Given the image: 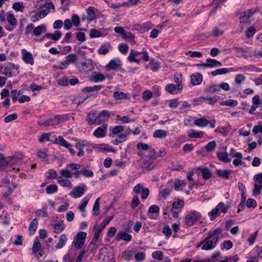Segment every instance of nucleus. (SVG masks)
Wrapping results in <instances>:
<instances>
[{"label":"nucleus","mask_w":262,"mask_h":262,"mask_svg":"<svg viewBox=\"0 0 262 262\" xmlns=\"http://www.w3.org/2000/svg\"><path fill=\"white\" fill-rule=\"evenodd\" d=\"M149 66L151 70L154 72H157L161 68L159 62L154 58L151 59Z\"/></svg>","instance_id":"40"},{"label":"nucleus","mask_w":262,"mask_h":262,"mask_svg":"<svg viewBox=\"0 0 262 262\" xmlns=\"http://www.w3.org/2000/svg\"><path fill=\"white\" fill-rule=\"evenodd\" d=\"M237 104V101L233 99H228L220 102L221 105H226L229 106H235Z\"/></svg>","instance_id":"52"},{"label":"nucleus","mask_w":262,"mask_h":262,"mask_svg":"<svg viewBox=\"0 0 262 262\" xmlns=\"http://www.w3.org/2000/svg\"><path fill=\"white\" fill-rule=\"evenodd\" d=\"M47 32V29L46 26L44 24H41L36 27H34L33 31V34L35 36H39L42 34V33H46Z\"/></svg>","instance_id":"30"},{"label":"nucleus","mask_w":262,"mask_h":262,"mask_svg":"<svg viewBox=\"0 0 262 262\" xmlns=\"http://www.w3.org/2000/svg\"><path fill=\"white\" fill-rule=\"evenodd\" d=\"M80 168V165L77 164H70L64 169L59 171L60 176L63 178L70 179L73 176L72 171Z\"/></svg>","instance_id":"5"},{"label":"nucleus","mask_w":262,"mask_h":262,"mask_svg":"<svg viewBox=\"0 0 262 262\" xmlns=\"http://www.w3.org/2000/svg\"><path fill=\"white\" fill-rule=\"evenodd\" d=\"M33 253L36 255L37 258L42 255L43 249L41 247V244L37 237H36L34 242L33 248Z\"/></svg>","instance_id":"18"},{"label":"nucleus","mask_w":262,"mask_h":262,"mask_svg":"<svg viewBox=\"0 0 262 262\" xmlns=\"http://www.w3.org/2000/svg\"><path fill=\"white\" fill-rule=\"evenodd\" d=\"M127 139V136L125 134H121L118 136L116 139L114 141L113 143L115 145H118L120 143H122Z\"/></svg>","instance_id":"54"},{"label":"nucleus","mask_w":262,"mask_h":262,"mask_svg":"<svg viewBox=\"0 0 262 262\" xmlns=\"http://www.w3.org/2000/svg\"><path fill=\"white\" fill-rule=\"evenodd\" d=\"M182 90L181 84L174 85L173 84H168L165 86V90L171 94H177Z\"/></svg>","instance_id":"20"},{"label":"nucleus","mask_w":262,"mask_h":262,"mask_svg":"<svg viewBox=\"0 0 262 262\" xmlns=\"http://www.w3.org/2000/svg\"><path fill=\"white\" fill-rule=\"evenodd\" d=\"M232 172V171L231 170H222V169H217L216 170V174L222 178L225 179H229V174Z\"/></svg>","instance_id":"35"},{"label":"nucleus","mask_w":262,"mask_h":262,"mask_svg":"<svg viewBox=\"0 0 262 262\" xmlns=\"http://www.w3.org/2000/svg\"><path fill=\"white\" fill-rule=\"evenodd\" d=\"M232 50L235 51L237 54V56L239 57L242 56L245 58H248L252 57V53L251 50L248 48H241L237 46H233Z\"/></svg>","instance_id":"8"},{"label":"nucleus","mask_w":262,"mask_h":262,"mask_svg":"<svg viewBox=\"0 0 262 262\" xmlns=\"http://www.w3.org/2000/svg\"><path fill=\"white\" fill-rule=\"evenodd\" d=\"M42 18H43V17L41 16L40 13L38 11H37L31 15L30 20L33 23H36Z\"/></svg>","instance_id":"58"},{"label":"nucleus","mask_w":262,"mask_h":262,"mask_svg":"<svg viewBox=\"0 0 262 262\" xmlns=\"http://www.w3.org/2000/svg\"><path fill=\"white\" fill-rule=\"evenodd\" d=\"M22 159V158L18 159L16 157H8L1 160L0 164L2 166L7 167L9 165H12L15 163L17 162V160Z\"/></svg>","instance_id":"19"},{"label":"nucleus","mask_w":262,"mask_h":262,"mask_svg":"<svg viewBox=\"0 0 262 262\" xmlns=\"http://www.w3.org/2000/svg\"><path fill=\"white\" fill-rule=\"evenodd\" d=\"M107 128L108 124L104 122L94 131L93 135L98 139L104 138L107 135Z\"/></svg>","instance_id":"9"},{"label":"nucleus","mask_w":262,"mask_h":262,"mask_svg":"<svg viewBox=\"0 0 262 262\" xmlns=\"http://www.w3.org/2000/svg\"><path fill=\"white\" fill-rule=\"evenodd\" d=\"M92 197L91 194H88L83 199L81 200V204L78 206V208L82 212H84L85 208L87 206L89 201Z\"/></svg>","instance_id":"32"},{"label":"nucleus","mask_w":262,"mask_h":262,"mask_svg":"<svg viewBox=\"0 0 262 262\" xmlns=\"http://www.w3.org/2000/svg\"><path fill=\"white\" fill-rule=\"evenodd\" d=\"M51 9H54V6L51 3H48L45 6H41L38 11L40 13L41 16L44 18L49 13Z\"/></svg>","instance_id":"21"},{"label":"nucleus","mask_w":262,"mask_h":262,"mask_svg":"<svg viewBox=\"0 0 262 262\" xmlns=\"http://www.w3.org/2000/svg\"><path fill=\"white\" fill-rule=\"evenodd\" d=\"M160 211L159 207L156 205L150 206L148 210V216L150 219L155 220L157 219V215L151 214V213H158Z\"/></svg>","instance_id":"28"},{"label":"nucleus","mask_w":262,"mask_h":262,"mask_svg":"<svg viewBox=\"0 0 262 262\" xmlns=\"http://www.w3.org/2000/svg\"><path fill=\"white\" fill-rule=\"evenodd\" d=\"M86 121L90 125L97 123L99 120L98 115L96 111H92L88 113L85 118Z\"/></svg>","instance_id":"15"},{"label":"nucleus","mask_w":262,"mask_h":262,"mask_svg":"<svg viewBox=\"0 0 262 262\" xmlns=\"http://www.w3.org/2000/svg\"><path fill=\"white\" fill-rule=\"evenodd\" d=\"M201 217V213L195 210H192L186 214L185 221L188 227L193 226Z\"/></svg>","instance_id":"4"},{"label":"nucleus","mask_w":262,"mask_h":262,"mask_svg":"<svg viewBox=\"0 0 262 262\" xmlns=\"http://www.w3.org/2000/svg\"><path fill=\"white\" fill-rule=\"evenodd\" d=\"M203 178L205 180L209 179L212 176L210 170L208 168H199L198 169Z\"/></svg>","instance_id":"47"},{"label":"nucleus","mask_w":262,"mask_h":262,"mask_svg":"<svg viewBox=\"0 0 262 262\" xmlns=\"http://www.w3.org/2000/svg\"><path fill=\"white\" fill-rule=\"evenodd\" d=\"M54 143L58 144L67 148L72 155H74L76 154L75 149L73 148V145L67 142L62 136H60L56 138Z\"/></svg>","instance_id":"7"},{"label":"nucleus","mask_w":262,"mask_h":262,"mask_svg":"<svg viewBox=\"0 0 262 262\" xmlns=\"http://www.w3.org/2000/svg\"><path fill=\"white\" fill-rule=\"evenodd\" d=\"M206 61L208 62V68H215L222 66L221 62L215 59L207 58Z\"/></svg>","instance_id":"45"},{"label":"nucleus","mask_w":262,"mask_h":262,"mask_svg":"<svg viewBox=\"0 0 262 262\" xmlns=\"http://www.w3.org/2000/svg\"><path fill=\"white\" fill-rule=\"evenodd\" d=\"M122 66V62L118 58H115L111 59L109 62L105 66L107 71L119 70Z\"/></svg>","instance_id":"12"},{"label":"nucleus","mask_w":262,"mask_h":262,"mask_svg":"<svg viewBox=\"0 0 262 262\" xmlns=\"http://www.w3.org/2000/svg\"><path fill=\"white\" fill-rule=\"evenodd\" d=\"M46 177L48 179H57V178L58 177L57 172L53 169L49 170L46 173Z\"/></svg>","instance_id":"50"},{"label":"nucleus","mask_w":262,"mask_h":262,"mask_svg":"<svg viewBox=\"0 0 262 262\" xmlns=\"http://www.w3.org/2000/svg\"><path fill=\"white\" fill-rule=\"evenodd\" d=\"M132 236L130 234L126 233L124 231L119 232L116 236V239L117 241H119L122 239L125 242H129L132 240Z\"/></svg>","instance_id":"24"},{"label":"nucleus","mask_w":262,"mask_h":262,"mask_svg":"<svg viewBox=\"0 0 262 262\" xmlns=\"http://www.w3.org/2000/svg\"><path fill=\"white\" fill-rule=\"evenodd\" d=\"M209 124V121L205 117H202L196 119L194 121V125L200 127H204L207 126Z\"/></svg>","instance_id":"33"},{"label":"nucleus","mask_w":262,"mask_h":262,"mask_svg":"<svg viewBox=\"0 0 262 262\" xmlns=\"http://www.w3.org/2000/svg\"><path fill=\"white\" fill-rule=\"evenodd\" d=\"M99 201L100 198H97L94 204L93 208V214L94 215L97 216L99 214L98 211L99 210Z\"/></svg>","instance_id":"59"},{"label":"nucleus","mask_w":262,"mask_h":262,"mask_svg":"<svg viewBox=\"0 0 262 262\" xmlns=\"http://www.w3.org/2000/svg\"><path fill=\"white\" fill-rule=\"evenodd\" d=\"M114 98L117 100L125 99L127 97V94L122 92L116 91L113 94Z\"/></svg>","instance_id":"61"},{"label":"nucleus","mask_w":262,"mask_h":262,"mask_svg":"<svg viewBox=\"0 0 262 262\" xmlns=\"http://www.w3.org/2000/svg\"><path fill=\"white\" fill-rule=\"evenodd\" d=\"M232 71H233L232 68H221L218 69L214 71H212L211 74L212 76H215L219 75L225 74Z\"/></svg>","instance_id":"38"},{"label":"nucleus","mask_w":262,"mask_h":262,"mask_svg":"<svg viewBox=\"0 0 262 262\" xmlns=\"http://www.w3.org/2000/svg\"><path fill=\"white\" fill-rule=\"evenodd\" d=\"M229 208L230 205H225L223 202H220L214 208L208 212V216L210 217V220L213 221L216 217L219 212L226 213Z\"/></svg>","instance_id":"3"},{"label":"nucleus","mask_w":262,"mask_h":262,"mask_svg":"<svg viewBox=\"0 0 262 262\" xmlns=\"http://www.w3.org/2000/svg\"><path fill=\"white\" fill-rule=\"evenodd\" d=\"M112 47L109 42H105L101 45L100 48L99 49L98 52L101 55H106L110 50L112 49Z\"/></svg>","instance_id":"29"},{"label":"nucleus","mask_w":262,"mask_h":262,"mask_svg":"<svg viewBox=\"0 0 262 262\" xmlns=\"http://www.w3.org/2000/svg\"><path fill=\"white\" fill-rule=\"evenodd\" d=\"M156 153V150L154 148H150V155L149 156L148 160H143L141 163V167L142 168L147 169L150 167L151 163L156 159V156H155Z\"/></svg>","instance_id":"14"},{"label":"nucleus","mask_w":262,"mask_h":262,"mask_svg":"<svg viewBox=\"0 0 262 262\" xmlns=\"http://www.w3.org/2000/svg\"><path fill=\"white\" fill-rule=\"evenodd\" d=\"M91 81L95 83L103 81L105 79L104 75L100 73L93 72L90 77Z\"/></svg>","instance_id":"22"},{"label":"nucleus","mask_w":262,"mask_h":262,"mask_svg":"<svg viewBox=\"0 0 262 262\" xmlns=\"http://www.w3.org/2000/svg\"><path fill=\"white\" fill-rule=\"evenodd\" d=\"M46 190L48 194H53L57 191L58 187L56 184H51L48 186Z\"/></svg>","instance_id":"57"},{"label":"nucleus","mask_w":262,"mask_h":262,"mask_svg":"<svg viewBox=\"0 0 262 262\" xmlns=\"http://www.w3.org/2000/svg\"><path fill=\"white\" fill-rule=\"evenodd\" d=\"M85 185L83 187L76 186L73 189V190L69 193V195L73 198L76 199L83 195L84 192V188H86Z\"/></svg>","instance_id":"16"},{"label":"nucleus","mask_w":262,"mask_h":262,"mask_svg":"<svg viewBox=\"0 0 262 262\" xmlns=\"http://www.w3.org/2000/svg\"><path fill=\"white\" fill-rule=\"evenodd\" d=\"M67 241V237L66 234H61L60 236L59 240L58 243L56 245L55 248L57 249H61L64 247Z\"/></svg>","instance_id":"42"},{"label":"nucleus","mask_w":262,"mask_h":262,"mask_svg":"<svg viewBox=\"0 0 262 262\" xmlns=\"http://www.w3.org/2000/svg\"><path fill=\"white\" fill-rule=\"evenodd\" d=\"M188 136L193 138H202L204 137V133L202 131L191 129L188 132Z\"/></svg>","instance_id":"41"},{"label":"nucleus","mask_w":262,"mask_h":262,"mask_svg":"<svg viewBox=\"0 0 262 262\" xmlns=\"http://www.w3.org/2000/svg\"><path fill=\"white\" fill-rule=\"evenodd\" d=\"M84 60L80 63L79 70L84 73L89 72L94 69L93 60L91 58H84Z\"/></svg>","instance_id":"10"},{"label":"nucleus","mask_w":262,"mask_h":262,"mask_svg":"<svg viewBox=\"0 0 262 262\" xmlns=\"http://www.w3.org/2000/svg\"><path fill=\"white\" fill-rule=\"evenodd\" d=\"M86 233L84 232H79L76 235L73 244L77 249H80L84 245Z\"/></svg>","instance_id":"11"},{"label":"nucleus","mask_w":262,"mask_h":262,"mask_svg":"<svg viewBox=\"0 0 262 262\" xmlns=\"http://www.w3.org/2000/svg\"><path fill=\"white\" fill-rule=\"evenodd\" d=\"M254 13L252 9H249L246 12L243 13L239 17L241 23H246L249 18Z\"/></svg>","instance_id":"26"},{"label":"nucleus","mask_w":262,"mask_h":262,"mask_svg":"<svg viewBox=\"0 0 262 262\" xmlns=\"http://www.w3.org/2000/svg\"><path fill=\"white\" fill-rule=\"evenodd\" d=\"M167 135V132L163 129H157L153 133V137L156 138H164Z\"/></svg>","instance_id":"48"},{"label":"nucleus","mask_w":262,"mask_h":262,"mask_svg":"<svg viewBox=\"0 0 262 262\" xmlns=\"http://www.w3.org/2000/svg\"><path fill=\"white\" fill-rule=\"evenodd\" d=\"M146 254L144 252H137L135 251L134 259L136 262H143L145 259Z\"/></svg>","instance_id":"43"},{"label":"nucleus","mask_w":262,"mask_h":262,"mask_svg":"<svg viewBox=\"0 0 262 262\" xmlns=\"http://www.w3.org/2000/svg\"><path fill=\"white\" fill-rule=\"evenodd\" d=\"M216 146V142L214 141H212L208 143L204 147L207 152H211L214 150Z\"/></svg>","instance_id":"60"},{"label":"nucleus","mask_w":262,"mask_h":262,"mask_svg":"<svg viewBox=\"0 0 262 262\" xmlns=\"http://www.w3.org/2000/svg\"><path fill=\"white\" fill-rule=\"evenodd\" d=\"M90 36L91 38H97L102 36V33L99 31L93 29L90 31Z\"/></svg>","instance_id":"63"},{"label":"nucleus","mask_w":262,"mask_h":262,"mask_svg":"<svg viewBox=\"0 0 262 262\" xmlns=\"http://www.w3.org/2000/svg\"><path fill=\"white\" fill-rule=\"evenodd\" d=\"M57 182L60 186L63 187L72 188L73 185L68 178H63L61 177L57 178Z\"/></svg>","instance_id":"27"},{"label":"nucleus","mask_w":262,"mask_h":262,"mask_svg":"<svg viewBox=\"0 0 262 262\" xmlns=\"http://www.w3.org/2000/svg\"><path fill=\"white\" fill-rule=\"evenodd\" d=\"M18 67L13 63H7L0 66V73L9 77L15 76L19 73Z\"/></svg>","instance_id":"2"},{"label":"nucleus","mask_w":262,"mask_h":262,"mask_svg":"<svg viewBox=\"0 0 262 262\" xmlns=\"http://www.w3.org/2000/svg\"><path fill=\"white\" fill-rule=\"evenodd\" d=\"M204 91L206 93H213L220 91L219 86H218V85L216 84L210 85L209 86L205 88Z\"/></svg>","instance_id":"56"},{"label":"nucleus","mask_w":262,"mask_h":262,"mask_svg":"<svg viewBox=\"0 0 262 262\" xmlns=\"http://www.w3.org/2000/svg\"><path fill=\"white\" fill-rule=\"evenodd\" d=\"M110 130L111 131L110 136L113 137L114 135L123 132L124 130V126L122 125H117L113 127H110Z\"/></svg>","instance_id":"34"},{"label":"nucleus","mask_w":262,"mask_h":262,"mask_svg":"<svg viewBox=\"0 0 262 262\" xmlns=\"http://www.w3.org/2000/svg\"><path fill=\"white\" fill-rule=\"evenodd\" d=\"M38 225V220L37 219H34L32 220V221L30 223L29 227V230L30 234L33 235L35 233L37 228Z\"/></svg>","instance_id":"46"},{"label":"nucleus","mask_w":262,"mask_h":262,"mask_svg":"<svg viewBox=\"0 0 262 262\" xmlns=\"http://www.w3.org/2000/svg\"><path fill=\"white\" fill-rule=\"evenodd\" d=\"M191 83L193 85L200 84L203 80L202 75L199 73H195L190 76Z\"/></svg>","instance_id":"25"},{"label":"nucleus","mask_w":262,"mask_h":262,"mask_svg":"<svg viewBox=\"0 0 262 262\" xmlns=\"http://www.w3.org/2000/svg\"><path fill=\"white\" fill-rule=\"evenodd\" d=\"M94 234L93 238L91 242V244L89 245L88 248L89 249L91 248V245L93 246H95L96 245V243L99 237V234L101 233V229L98 228H96L94 227Z\"/></svg>","instance_id":"39"},{"label":"nucleus","mask_w":262,"mask_h":262,"mask_svg":"<svg viewBox=\"0 0 262 262\" xmlns=\"http://www.w3.org/2000/svg\"><path fill=\"white\" fill-rule=\"evenodd\" d=\"M74 140L76 141L75 147L78 150L83 149L87 144V141L85 140H80L77 139H74Z\"/></svg>","instance_id":"55"},{"label":"nucleus","mask_w":262,"mask_h":262,"mask_svg":"<svg viewBox=\"0 0 262 262\" xmlns=\"http://www.w3.org/2000/svg\"><path fill=\"white\" fill-rule=\"evenodd\" d=\"M7 20L8 22L12 27H15L17 24V21L15 18L14 15L12 13H8L7 15Z\"/></svg>","instance_id":"49"},{"label":"nucleus","mask_w":262,"mask_h":262,"mask_svg":"<svg viewBox=\"0 0 262 262\" xmlns=\"http://www.w3.org/2000/svg\"><path fill=\"white\" fill-rule=\"evenodd\" d=\"M184 205V202L183 200L177 199L172 203L171 211L174 217L177 216L178 213L181 211Z\"/></svg>","instance_id":"13"},{"label":"nucleus","mask_w":262,"mask_h":262,"mask_svg":"<svg viewBox=\"0 0 262 262\" xmlns=\"http://www.w3.org/2000/svg\"><path fill=\"white\" fill-rule=\"evenodd\" d=\"M21 55L22 58L26 63L31 66L34 64V58L31 52L27 51L25 49H23L21 50Z\"/></svg>","instance_id":"17"},{"label":"nucleus","mask_w":262,"mask_h":262,"mask_svg":"<svg viewBox=\"0 0 262 262\" xmlns=\"http://www.w3.org/2000/svg\"><path fill=\"white\" fill-rule=\"evenodd\" d=\"M102 88L101 85H95L94 86H86L84 88L82 91L83 92H93L95 91H98L101 90V89Z\"/></svg>","instance_id":"51"},{"label":"nucleus","mask_w":262,"mask_h":262,"mask_svg":"<svg viewBox=\"0 0 262 262\" xmlns=\"http://www.w3.org/2000/svg\"><path fill=\"white\" fill-rule=\"evenodd\" d=\"M235 159L233 161V164L235 166H238L242 164V160L243 159V155L240 152H236L233 155Z\"/></svg>","instance_id":"36"},{"label":"nucleus","mask_w":262,"mask_h":262,"mask_svg":"<svg viewBox=\"0 0 262 262\" xmlns=\"http://www.w3.org/2000/svg\"><path fill=\"white\" fill-rule=\"evenodd\" d=\"M113 219V216H110L108 219H105L103 221L100 223V226H98L97 225H96L95 226V228H98L99 229H101V231L105 228V226L107 225L109 222L112 221Z\"/></svg>","instance_id":"53"},{"label":"nucleus","mask_w":262,"mask_h":262,"mask_svg":"<svg viewBox=\"0 0 262 262\" xmlns=\"http://www.w3.org/2000/svg\"><path fill=\"white\" fill-rule=\"evenodd\" d=\"M135 250H126L122 252V257L127 261H130L134 258Z\"/></svg>","instance_id":"31"},{"label":"nucleus","mask_w":262,"mask_h":262,"mask_svg":"<svg viewBox=\"0 0 262 262\" xmlns=\"http://www.w3.org/2000/svg\"><path fill=\"white\" fill-rule=\"evenodd\" d=\"M152 257L155 259L161 260L163 258V252L161 251H156L152 253Z\"/></svg>","instance_id":"64"},{"label":"nucleus","mask_w":262,"mask_h":262,"mask_svg":"<svg viewBox=\"0 0 262 262\" xmlns=\"http://www.w3.org/2000/svg\"><path fill=\"white\" fill-rule=\"evenodd\" d=\"M98 115L99 120L97 122V124H101L102 122L107 121L111 116L110 112L106 110L102 111Z\"/></svg>","instance_id":"23"},{"label":"nucleus","mask_w":262,"mask_h":262,"mask_svg":"<svg viewBox=\"0 0 262 262\" xmlns=\"http://www.w3.org/2000/svg\"><path fill=\"white\" fill-rule=\"evenodd\" d=\"M216 155L217 157L222 162L228 163L231 160V159L228 157V155L227 152H217Z\"/></svg>","instance_id":"37"},{"label":"nucleus","mask_w":262,"mask_h":262,"mask_svg":"<svg viewBox=\"0 0 262 262\" xmlns=\"http://www.w3.org/2000/svg\"><path fill=\"white\" fill-rule=\"evenodd\" d=\"M53 226L54 227V232L57 234L61 233L65 228V225L63 221L54 224Z\"/></svg>","instance_id":"44"},{"label":"nucleus","mask_w":262,"mask_h":262,"mask_svg":"<svg viewBox=\"0 0 262 262\" xmlns=\"http://www.w3.org/2000/svg\"><path fill=\"white\" fill-rule=\"evenodd\" d=\"M222 231L221 228H216L209 232L207 236L202 242V244H203L202 249L203 250L213 249L216 246Z\"/></svg>","instance_id":"1"},{"label":"nucleus","mask_w":262,"mask_h":262,"mask_svg":"<svg viewBox=\"0 0 262 262\" xmlns=\"http://www.w3.org/2000/svg\"><path fill=\"white\" fill-rule=\"evenodd\" d=\"M68 119L66 115H57L53 118H50L41 123L42 125L45 126H54L61 122L66 121Z\"/></svg>","instance_id":"6"},{"label":"nucleus","mask_w":262,"mask_h":262,"mask_svg":"<svg viewBox=\"0 0 262 262\" xmlns=\"http://www.w3.org/2000/svg\"><path fill=\"white\" fill-rule=\"evenodd\" d=\"M186 54L192 58H201L203 56L202 53L199 51H189Z\"/></svg>","instance_id":"62"}]
</instances>
